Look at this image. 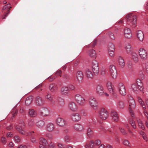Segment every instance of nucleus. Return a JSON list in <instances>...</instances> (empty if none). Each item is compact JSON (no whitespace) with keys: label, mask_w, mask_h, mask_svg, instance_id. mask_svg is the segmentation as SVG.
<instances>
[{"label":"nucleus","mask_w":148,"mask_h":148,"mask_svg":"<svg viewBox=\"0 0 148 148\" xmlns=\"http://www.w3.org/2000/svg\"><path fill=\"white\" fill-rule=\"evenodd\" d=\"M127 21L129 22L130 26L134 28L136 24V17L135 15H133L132 14L130 13L127 14L126 16Z\"/></svg>","instance_id":"nucleus-1"},{"label":"nucleus","mask_w":148,"mask_h":148,"mask_svg":"<svg viewBox=\"0 0 148 148\" xmlns=\"http://www.w3.org/2000/svg\"><path fill=\"white\" fill-rule=\"evenodd\" d=\"M88 102L89 105L92 108L95 110L97 109L98 102L95 98L92 97H90Z\"/></svg>","instance_id":"nucleus-2"},{"label":"nucleus","mask_w":148,"mask_h":148,"mask_svg":"<svg viewBox=\"0 0 148 148\" xmlns=\"http://www.w3.org/2000/svg\"><path fill=\"white\" fill-rule=\"evenodd\" d=\"M25 126V124L23 121L19 123V125H16V129L19 133L22 135H25L26 134L25 130L23 127Z\"/></svg>","instance_id":"nucleus-3"},{"label":"nucleus","mask_w":148,"mask_h":148,"mask_svg":"<svg viewBox=\"0 0 148 148\" xmlns=\"http://www.w3.org/2000/svg\"><path fill=\"white\" fill-rule=\"evenodd\" d=\"M75 99L78 103L82 106H84L86 103L85 99L81 95L79 94L76 95Z\"/></svg>","instance_id":"nucleus-4"},{"label":"nucleus","mask_w":148,"mask_h":148,"mask_svg":"<svg viewBox=\"0 0 148 148\" xmlns=\"http://www.w3.org/2000/svg\"><path fill=\"white\" fill-rule=\"evenodd\" d=\"M92 70L95 75H97L99 72V68L98 62L95 60L92 61Z\"/></svg>","instance_id":"nucleus-5"},{"label":"nucleus","mask_w":148,"mask_h":148,"mask_svg":"<svg viewBox=\"0 0 148 148\" xmlns=\"http://www.w3.org/2000/svg\"><path fill=\"white\" fill-rule=\"evenodd\" d=\"M11 8L10 4H8L5 5L2 9V12L4 13V15L2 16L3 19H5L9 13L10 10Z\"/></svg>","instance_id":"nucleus-6"},{"label":"nucleus","mask_w":148,"mask_h":148,"mask_svg":"<svg viewBox=\"0 0 148 148\" xmlns=\"http://www.w3.org/2000/svg\"><path fill=\"white\" fill-rule=\"evenodd\" d=\"M109 70L112 77L114 79H116L117 77V71L115 67L112 64L110 65Z\"/></svg>","instance_id":"nucleus-7"},{"label":"nucleus","mask_w":148,"mask_h":148,"mask_svg":"<svg viewBox=\"0 0 148 148\" xmlns=\"http://www.w3.org/2000/svg\"><path fill=\"white\" fill-rule=\"evenodd\" d=\"M70 117L73 121L75 122L78 121L81 119V116L80 114L76 113L71 114L70 115Z\"/></svg>","instance_id":"nucleus-8"},{"label":"nucleus","mask_w":148,"mask_h":148,"mask_svg":"<svg viewBox=\"0 0 148 148\" xmlns=\"http://www.w3.org/2000/svg\"><path fill=\"white\" fill-rule=\"evenodd\" d=\"M96 92L99 96H103L104 93V89L103 86L100 85H97L96 88Z\"/></svg>","instance_id":"nucleus-9"},{"label":"nucleus","mask_w":148,"mask_h":148,"mask_svg":"<svg viewBox=\"0 0 148 148\" xmlns=\"http://www.w3.org/2000/svg\"><path fill=\"white\" fill-rule=\"evenodd\" d=\"M139 54L141 58L143 60H146L147 58V53L146 50L143 48H141L139 50Z\"/></svg>","instance_id":"nucleus-10"},{"label":"nucleus","mask_w":148,"mask_h":148,"mask_svg":"<svg viewBox=\"0 0 148 148\" xmlns=\"http://www.w3.org/2000/svg\"><path fill=\"white\" fill-rule=\"evenodd\" d=\"M131 87L132 90L135 93H138L141 91V88L142 86L140 85H137L136 84L134 83L132 85Z\"/></svg>","instance_id":"nucleus-11"},{"label":"nucleus","mask_w":148,"mask_h":148,"mask_svg":"<svg viewBox=\"0 0 148 148\" xmlns=\"http://www.w3.org/2000/svg\"><path fill=\"white\" fill-rule=\"evenodd\" d=\"M107 111L105 109H101L99 112V117L102 120H105L108 117Z\"/></svg>","instance_id":"nucleus-12"},{"label":"nucleus","mask_w":148,"mask_h":148,"mask_svg":"<svg viewBox=\"0 0 148 148\" xmlns=\"http://www.w3.org/2000/svg\"><path fill=\"white\" fill-rule=\"evenodd\" d=\"M119 90L120 94L122 95H125L126 94V91L125 86L122 83L119 84Z\"/></svg>","instance_id":"nucleus-13"},{"label":"nucleus","mask_w":148,"mask_h":148,"mask_svg":"<svg viewBox=\"0 0 148 148\" xmlns=\"http://www.w3.org/2000/svg\"><path fill=\"white\" fill-rule=\"evenodd\" d=\"M36 104L39 106H42L45 103V101L40 96H37L35 99Z\"/></svg>","instance_id":"nucleus-14"},{"label":"nucleus","mask_w":148,"mask_h":148,"mask_svg":"<svg viewBox=\"0 0 148 148\" xmlns=\"http://www.w3.org/2000/svg\"><path fill=\"white\" fill-rule=\"evenodd\" d=\"M68 108L71 111L75 112L77 110V107L75 103L73 101H71L68 105Z\"/></svg>","instance_id":"nucleus-15"},{"label":"nucleus","mask_w":148,"mask_h":148,"mask_svg":"<svg viewBox=\"0 0 148 148\" xmlns=\"http://www.w3.org/2000/svg\"><path fill=\"white\" fill-rule=\"evenodd\" d=\"M124 35L125 37L127 38H131L132 35L131 30L128 28H125L124 31Z\"/></svg>","instance_id":"nucleus-16"},{"label":"nucleus","mask_w":148,"mask_h":148,"mask_svg":"<svg viewBox=\"0 0 148 148\" xmlns=\"http://www.w3.org/2000/svg\"><path fill=\"white\" fill-rule=\"evenodd\" d=\"M74 128L77 131L81 132L84 130V127L82 125L77 123L74 125Z\"/></svg>","instance_id":"nucleus-17"},{"label":"nucleus","mask_w":148,"mask_h":148,"mask_svg":"<svg viewBox=\"0 0 148 148\" xmlns=\"http://www.w3.org/2000/svg\"><path fill=\"white\" fill-rule=\"evenodd\" d=\"M56 122L58 125L61 127H63L66 124V122L64 120L61 118H58Z\"/></svg>","instance_id":"nucleus-18"},{"label":"nucleus","mask_w":148,"mask_h":148,"mask_svg":"<svg viewBox=\"0 0 148 148\" xmlns=\"http://www.w3.org/2000/svg\"><path fill=\"white\" fill-rule=\"evenodd\" d=\"M83 77V74L81 71H79L77 72L75 75V78L79 82L82 81Z\"/></svg>","instance_id":"nucleus-19"},{"label":"nucleus","mask_w":148,"mask_h":148,"mask_svg":"<svg viewBox=\"0 0 148 148\" xmlns=\"http://www.w3.org/2000/svg\"><path fill=\"white\" fill-rule=\"evenodd\" d=\"M111 116L113 120L116 121H117L119 120V116L117 112L115 111H111Z\"/></svg>","instance_id":"nucleus-20"},{"label":"nucleus","mask_w":148,"mask_h":148,"mask_svg":"<svg viewBox=\"0 0 148 148\" xmlns=\"http://www.w3.org/2000/svg\"><path fill=\"white\" fill-rule=\"evenodd\" d=\"M85 74L86 77L88 78H91L93 77V75L90 70L87 69L85 71Z\"/></svg>","instance_id":"nucleus-21"},{"label":"nucleus","mask_w":148,"mask_h":148,"mask_svg":"<svg viewBox=\"0 0 148 148\" xmlns=\"http://www.w3.org/2000/svg\"><path fill=\"white\" fill-rule=\"evenodd\" d=\"M137 34L139 40L141 41H143L144 38V34L143 32L141 30H138Z\"/></svg>","instance_id":"nucleus-22"},{"label":"nucleus","mask_w":148,"mask_h":148,"mask_svg":"<svg viewBox=\"0 0 148 148\" xmlns=\"http://www.w3.org/2000/svg\"><path fill=\"white\" fill-rule=\"evenodd\" d=\"M49 89L51 92H54L57 90L58 87L55 84L52 83L49 85Z\"/></svg>","instance_id":"nucleus-23"},{"label":"nucleus","mask_w":148,"mask_h":148,"mask_svg":"<svg viewBox=\"0 0 148 148\" xmlns=\"http://www.w3.org/2000/svg\"><path fill=\"white\" fill-rule=\"evenodd\" d=\"M129 109L131 110L132 108H134L135 107V103L134 99L131 98L129 101Z\"/></svg>","instance_id":"nucleus-24"},{"label":"nucleus","mask_w":148,"mask_h":148,"mask_svg":"<svg viewBox=\"0 0 148 148\" xmlns=\"http://www.w3.org/2000/svg\"><path fill=\"white\" fill-rule=\"evenodd\" d=\"M54 129V125L52 123H48L46 127V130L49 132H51Z\"/></svg>","instance_id":"nucleus-25"},{"label":"nucleus","mask_w":148,"mask_h":148,"mask_svg":"<svg viewBox=\"0 0 148 148\" xmlns=\"http://www.w3.org/2000/svg\"><path fill=\"white\" fill-rule=\"evenodd\" d=\"M72 137L69 135H66L64 137V140L66 143H71V141Z\"/></svg>","instance_id":"nucleus-26"},{"label":"nucleus","mask_w":148,"mask_h":148,"mask_svg":"<svg viewBox=\"0 0 148 148\" xmlns=\"http://www.w3.org/2000/svg\"><path fill=\"white\" fill-rule=\"evenodd\" d=\"M107 86L108 90L112 94H114V93L111 85V83L110 82H108L107 83Z\"/></svg>","instance_id":"nucleus-27"},{"label":"nucleus","mask_w":148,"mask_h":148,"mask_svg":"<svg viewBox=\"0 0 148 148\" xmlns=\"http://www.w3.org/2000/svg\"><path fill=\"white\" fill-rule=\"evenodd\" d=\"M89 56L90 57L93 58H96V55L95 50L93 49L90 50L88 52Z\"/></svg>","instance_id":"nucleus-28"},{"label":"nucleus","mask_w":148,"mask_h":148,"mask_svg":"<svg viewBox=\"0 0 148 148\" xmlns=\"http://www.w3.org/2000/svg\"><path fill=\"white\" fill-rule=\"evenodd\" d=\"M68 87L64 86L61 89V92L63 95H66L68 93Z\"/></svg>","instance_id":"nucleus-29"},{"label":"nucleus","mask_w":148,"mask_h":148,"mask_svg":"<svg viewBox=\"0 0 148 148\" xmlns=\"http://www.w3.org/2000/svg\"><path fill=\"white\" fill-rule=\"evenodd\" d=\"M33 99V97L30 96L27 97L25 101V104L27 106L29 105L31 103Z\"/></svg>","instance_id":"nucleus-30"},{"label":"nucleus","mask_w":148,"mask_h":148,"mask_svg":"<svg viewBox=\"0 0 148 148\" xmlns=\"http://www.w3.org/2000/svg\"><path fill=\"white\" fill-rule=\"evenodd\" d=\"M132 58L134 62H137L138 61V57L137 55L135 53H132Z\"/></svg>","instance_id":"nucleus-31"},{"label":"nucleus","mask_w":148,"mask_h":148,"mask_svg":"<svg viewBox=\"0 0 148 148\" xmlns=\"http://www.w3.org/2000/svg\"><path fill=\"white\" fill-rule=\"evenodd\" d=\"M37 126L39 128H42L45 124L44 121L43 120H40L36 123Z\"/></svg>","instance_id":"nucleus-32"},{"label":"nucleus","mask_w":148,"mask_h":148,"mask_svg":"<svg viewBox=\"0 0 148 148\" xmlns=\"http://www.w3.org/2000/svg\"><path fill=\"white\" fill-rule=\"evenodd\" d=\"M137 121L138 123L139 127L143 130H145V126L143 124L141 120L140 119H137Z\"/></svg>","instance_id":"nucleus-33"},{"label":"nucleus","mask_w":148,"mask_h":148,"mask_svg":"<svg viewBox=\"0 0 148 148\" xmlns=\"http://www.w3.org/2000/svg\"><path fill=\"white\" fill-rule=\"evenodd\" d=\"M125 49L127 53H129L132 51V49L130 44L128 43L126 45Z\"/></svg>","instance_id":"nucleus-34"},{"label":"nucleus","mask_w":148,"mask_h":148,"mask_svg":"<svg viewBox=\"0 0 148 148\" xmlns=\"http://www.w3.org/2000/svg\"><path fill=\"white\" fill-rule=\"evenodd\" d=\"M118 61L120 66L121 67H123L125 65V62L122 58L119 57L118 58Z\"/></svg>","instance_id":"nucleus-35"},{"label":"nucleus","mask_w":148,"mask_h":148,"mask_svg":"<svg viewBox=\"0 0 148 148\" xmlns=\"http://www.w3.org/2000/svg\"><path fill=\"white\" fill-rule=\"evenodd\" d=\"M34 131H32L31 132H29L27 133L28 135H32L33 134L32 133H34ZM32 143H36V140L35 139V137L33 136H32L31 137L30 139Z\"/></svg>","instance_id":"nucleus-36"},{"label":"nucleus","mask_w":148,"mask_h":148,"mask_svg":"<svg viewBox=\"0 0 148 148\" xmlns=\"http://www.w3.org/2000/svg\"><path fill=\"white\" fill-rule=\"evenodd\" d=\"M117 106L119 108L122 109L124 106V103L121 101H119L117 103Z\"/></svg>","instance_id":"nucleus-37"},{"label":"nucleus","mask_w":148,"mask_h":148,"mask_svg":"<svg viewBox=\"0 0 148 148\" xmlns=\"http://www.w3.org/2000/svg\"><path fill=\"white\" fill-rule=\"evenodd\" d=\"M114 45L112 43L109 44L108 46V50L109 51H114Z\"/></svg>","instance_id":"nucleus-38"},{"label":"nucleus","mask_w":148,"mask_h":148,"mask_svg":"<svg viewBox=\"0 0 148 148\" xmlns=\"http://www.w3.org/2000/svg\"><path fill=\"white\" fill-rule=\"evenodd\" d=\"M129 123L131 125L133 128L134 129L136 128V126L135 125L134 121L132 119H129Z\"/></svg>","instance_id":"nucleus-39"},{"label":"nucleus","mask_w":148,"mask_h":148,"mask_svg":"<svg viewBox=\"0 0 148 148\" xmlns=\"http://www.w3.org/2000/svg\"><path fill=\"white\" fill-rule=\"evenodd\" d=\"M29 114L31 117H34L36 115V112L33 110H30Z\"/></svg>","instance_id":"nucleus-40"},{"label":"nucleus","mask_w":148,"mask_h":148,"mask_svg":"<svg viewBox=\"0 0 148 148\" xmlns=\"http://www.w3.org/2000/svg\"><path fill=\"white\" fill-rule=\"evenodd\" d=\"M93 132L90 128H88L87 130V135L89 137H91L92 135L93 134Z\"/></svg>","instance_id":"nucleus-41"},{"label":"nucleus","mask_w":148,"mask_h":148,"mask_svg":"<svg viewBox=\"0 0 148 148\" xmlns=\"http://www.w3.org/2000/svg\"><path fill=\"white\" fill-rule=\"evenodd\" d=\"M138 99L140 105L141 106L144 108H146V106L145 104L144 101H143L142 99L140 97L138 98Z\"/></svg>","instance_id":"nucleus-42"},{"label":"nucleus","mask_w":148,"mask_h":148,"mask_svg":"<svg viewBox=\"0 0 148 148\" xmlns=\"http://www.w3.org/2000/svg\"><path fill=\"white\" fill-rule=\"evenodd\" d=\"M46 98L48 101H52L53 99V97L51 94L48 93L46 96Z\"/></svg>","instance_id":"nucleus-43"},{"label":"nucleus","mask_w":148,"mask_h":148,"mask_svg":"<svg viewBox=\"0 0 148 148\" xmlns=\"http://www.w3.org/2000/svg\"><path fill=\"white\" fill-rule=\"evenodd\" d=\"M40 141L41 143V144H43L45 145H47V141L45 139L43 138H40Z\"/></svg>","instance_id":"nucleus-44"},{"label":"nucleus","mask_w":148,"mask_h":148,"mask_svg":"<svg viewBox=\"0 0 148 148\" xmlns=\"http://www.w3.org/2000/svg\"><path fill=\"white\" fill-rule=\"evenodd\" d=\"M90 144H87L86 145L85 147L86 148H90V147L92 148L94 147V146L93 145H92L91 144H94V142L93 141H90Z\"/></svg>","instance_id":"nucleus-45"},{"label":"nucleus","mask_w":148,"mask_h":148,"mask_svg":"<svg viewBox=\"0 0 148 148\" xmlns=\"http://www.w3.org/2000/svg\"><path fill=\"white\" fill-rule=\"evenodd\" d=\"M15 141L16 143H19L21 141V138L20 136H16L14 137Z\"/></svg>","instance_id":"nucleus-46"},{"label":"nucleus","mask_w":148,"mask_h":148,"mask_svg":"<svg viewBox=\"0 0 148 148\" xmlns=\"http://www.w3.org/2000/svg\"><path fill=\"white\" fill-rule=\"evenodd\" d=\"M57 145L59 148H64L65 146L64 144L61 143H58Z\"/></svg>","instance_id":"nucleus-47"},{"label":"nucleus","mask_w":148,"mask_h":148,"mask_svg":"<svg viewBox=\"0 0 148 148\" xmlns=\"http://www.w3.org/2000/svg\"><path fill=\"white\" fill-rule=\"evenodd\" d=\"M48 147V148H56L55 144L52 142L49 144Z\"/></svg>","instance_id":"nucleus-48"},{"label":"nucleus","mask_w":148,"mask_h":148,"mask_svg":"<svg viewBox=\"0 0 148 148\" xmlns=\"http://www.w3.org/2000/svg\"><path fill=\"white\" fill-rule=\"evenodd\" d=\"M28 126L30 127H33L34 125L33 121L32 120H30L28 122Z\"/></svg>","instance_id":"nucleus-49"},{"label":"nucleus","mask_w":148,"mask_h":148,"mask_svg":"<svg viewBox=\"0 0 148 148\" xmlns=\"http://www.w3.org/2000/svg\"><path fill=\"white\" fill-rule=\"evenodd\" d=\"M123 144L126 146H128V147H130V144L129 142L127 140H125L123 142Z\"/></svg>","instance_id":"nucleus-50"},{"label":"nucleus","mask_w":148,"mask_h":148,"mask_svg":"<svg viewBox=\"0 0 148 148\" xmlns=\"http://www.w3.org/2000/svg\"><path fill=\"white\" fill-rule=\"evenodd\" d=\"M120 130L121 133L123 135H125L127 134L126 132L124 129L121 128L120 129Z\"/></svg>","instance_id":"nucleus-51"},{"label":"nucleus","mask_w":148,"mask_h":148,"mask_svg":"<svg viewBox=\"0 0 148 148\" xmlns=\"http://www.w3.org/2000/svg\"><path fill=\"white\" fill-rule=\"evenodd\" d=\"M46 136L50 139H52L53 138V135L51 133H47L46 134Z\"/></svg>","instance_id":"nucleus-52"},{"label":"nucleus","mask_w":148,"mask_h":148,"mask_svg":"<svg viewBox=\"0 0 148 148\" xmlns=\"http://www.w3.org/2000/svg\"><path fill=\"white\" fill-rule=\"evenodd\" d=\"M97 42V40L96 39L94 40L92 44H91V46L92 47H95L96 45Z\"/></svg>","instance_id":"nucleus-53"},{"label":"nucleus","mask_w":148,"mask_h":148,"mask_svg":"<svg viewBox=\"0 0 148 148\" xmlns=\"http://www.w3.org/2000/svg\"><path fill=\"white\" fill-rule=\"evenodd\" d=\"M109 55L112 57H113L114 56V51H108Z\"/></svg>","instance_id":"nucleus-54"},{"label":"nucleus","mask_w":148,"mask_h":148,"mask_svg":"<svg viewBox=\"0 0 148 148\" xmlns=\"http://www.w3.org/2000/svg\"><path fill=\"white\" fill-rule=\"evenodd\" d=\"M68 88L71 90H74L75 89V86L72 85H69L68 86Z\"/></svg>","instance_id":"nucleus-55"},{"label":"nucleus","mask_w":148,"mask_h":148,"mask_svg":"<svg viewBox=\"0 0 148 148\" xmlns=\"http://www.w3.org/2000/svg\"><path fill=\"white\" fill-rule=\"evenodd\" d=\"M62 73V71L61 70H58L57 71L56 73V74L57 75H58L60 76H61V74Z\"/></svg>","instance_id":"nucleus-56"},{"label":"nucleus","mask_w":148,"mask_h":148,"mask_svg":"<svg viewBox=\"0 0 148 148\" xmlns=\"http://www.w3.org/2000/svg\"><path fill=\"white\" fill-rule=\"evenodd\" d=\"M136 84L137 85H140L141 84V80L139 79H137L136 81Z\"/></svg>","instance_id":"nucleus-57"},{"label":"nucleus","mask_w":148,"mask_h":148,"mask_svg":"<svg viewBox=\"0 0 148 148\" xmlns=\"http://www.w3.org/2000/svg\"><path fill=\"white\" fill-rule=\"evenodd\" d=\"M105 71L104 69H103L101 70L100 74L102 76H104L105 75Z\"/></svg>","instance_id":"nucleus-58"},{"label":"nucleus","mask_w":148,"mask_h":148,"mask_svg":"<svg viewBox=\"0 0 148 148\" xmlns=\"http://www.w3.org/2000/svg\"><path fill=\"white\" fill-rule=\"evenodd\" d=\"M101 143L100 141L99 140H97L95 141V145H100Z\"/></svg>","instance_id":"nucleus-59"},{"label":"nucleus","mask_w":148,"mask_h":148,"mask_svg":"<svg viewBox=\"0 0 148 148\" xmlns=\"http://www.w3.org/2000/svg\"><path fill=\"white\" fill-rule=\"evenodd\" d=\"M144 114L147 117V118L148 120V112L146 110H144L143 111Z\"/></svg>","instance_id":"nucleus-60"},{"label":"nucleus","mask_w":148,"mask_h":148,"mask_svg":"<svg viewBox=\"0 0 148 148\" xmlns=\"http://www.w3.org/2000/svg\"><path fill=\"white\" fill-rule=\"evenodd\" d=\"M1 141L3 143H5L6 142L5 138L3 137H2L1 138Z\"/></svg>","instance_id":"nucleus-61"},{"label":"nucleus","mask_w":148,"mask_h":148,"mask_svg":"<svg viewBox=\"0 0 148 148\" xmlns=\"http://www.w3.org/2000/svg\"><path fill=\"white\" fill-rule=\"evenodd\" d=\"M109 36L110 38L112 40H114V39L113 34L112 33H111L109 34Z\"/></svg>","instance_id":"nucleus-62"},{"label":"nucleus","mask_w":148,"mask_h":148,"mask_svg":"<svg viewBox=\"0 0 148 148\" xmlns=\"http://www.w3.org/2000/svg\"><path fill=\"white\" fill-rule=\"evenodd\" d=\"M47 145H45L43 144H40V148H47Z\"/></svg>","instance_id":"nucleus-63"},{"label":"nucleus","mask_w":148,"mask_h":148,"mask_svg":"<svg viewBox=\"0 0 148 148\" xmlns=\"http://www.w3.org/2000/svg\"><path fill=\"white\" fill-rule=\"evenodd\" d=\"M18 148H27L25 145H20Z\"/></svg>","instance_id":"nucleus-64"}]
</instances>
